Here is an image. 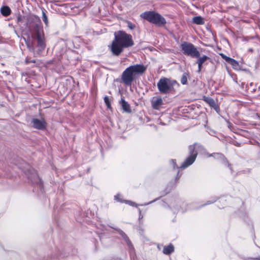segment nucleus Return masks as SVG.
<instances>
[{
	"label": "nucleus",
	"instance_id": "1",
	"mask_svg": "<svg viewBox=\"0 0 260 260\" xmlns=\"http://www.w3.org/2000/svg\"><path fill=\"white\" fill-rule=\"evenodd\" d=\"M134 42L131 35L123 31H118L114 33V39L110 47L112 54L118 56L123 52L124 48L133 46Z\"/></svg>",
	"mask_w": 260,
	"mask_h": 260
},
{
	"label": "nucleus",
	"instance_id": "2",
	"mask_svg": "<svg viewBox=\"0 0 260 260\" xmlns=\"http://www.w3.org/2000/svg\"><path fill=\"white\" fill-rule=\"evenodd\" d=\"M146 70V66H129L122 73L121 79L123 82L131 85L134 78L143 74Z\"/></svg>",
	"mask_w": 260,
	"mask_h": 260
},
{
	"label": "nucleus",
	"instance_id": "3",
	"mask_svg": "<svg viewBox=\"0 0 260 260\" xmlns=\"http://www.w3.org/2000/svg\"><path fill=\"white\" fill-rule=\"evenodd\" d=\"M24 19L25 20L26 27L30 31L35 33L42 30V22L39 16L30 14L25 16Z\"/></svg>",
	"mask_w": 260,
	"mask_h": 260
},
{
	"label": "nucleus",
	"instance_id": "4",
	"mask_svg": "<svg viewBox=\"0 0 260 260\" xmlns=\"http://www.w3.org/2000/svg\"><path fill=\"white\" fill-rule=\"evenodd\" d=\"M140 17L157 26L164 25L166 23L165 19L159 14L154 11L143 12L141 14Z\"/></svg>",
	"mask_w": 260,
	"mask_h": 260
},
{
	"label": "nucleus",
	"instance_id": "5",
	"mask_svg": "<svg viewBox=\"0 0 260 260\" xmlns=\"http://www.w3.org/2000/svg\"><path fill=\"white\" fill-rule=\"evenodd\" d=\"M180 48L183 54L192 58H197L200 56V52L191 43L184 42L180 45Z\"/></svg>",
	"mask_w": 260,
	"mask_h": 260
},
{
	"label": "nucleus",
	"instance_id": "6",
	"mask_svg": "<svg viewBox=\"0 0 260 260\" xmlns=\"http://www.w3.org/2000/svg\"><path fill=\"white\" fill-rule=\"evenodd\" d=\"M176 83V81H171L165 78H161L157 83V87L161 93H167L171 90L174 84Z\"/></svg>",
	"mask_w": 260,
	"mask_h": 260
},
{
	"label": "nucleus",
	"instance_id": "7",
	"mask_svg": "<svg viewBox=\"0 0 260 260\" xmlns=\"http://www.w3.org/2000/svg\"><path fill=\"white\" fill-rule=\"evenodd\" d=\"M196 144L190 145L188 147L189 156L181 166L182 169H184L192 165L195 161L198 155L197 151L196 150Z\"/></svg>",
	"mask_w": 260,
	"mask_h": 260
},
{
	"label": "nucleus",
	"instance_id": "8",
	"mask_svg": "<svg viewBox=\"0 0 260 260\" xmlns=\"http://www.w3.org/2000/svg\"><path fill=\"white\" fill-rule=\"evenodd\" d=\"M32 126L36 129H44L46 127L47 123L45 120L42 119L33 118L31 120Z\"/></svg>",
	"mask_w": 260,
	"mask_h": 260
},
{
	"label": "nucleus",
	"instance_id": "9",
	"mask_svg": "<svg viewBox=\"0 0 260 260\" xmlns=\"http://www.w3.org/2000/svg\"><path fill=\"white\" fill-rule=\"evenodd\" d=\"M34 34L36 37L38 46L42 49H44L45 48V43L43 34V29Z\"/></svg>",
	"mask_w": 260,
	"mask_h": 260
},
{
	"label": "nucleus",
	"instance_id": "10",
	"mask_svg": "<svg viewBox=\"0 0 260 260\" xmlns=\"http://www.w3.org/2000/svg\"><path fill=\"white\" fill-rule=\"evenodd\" d=\"M152 106L155 109H158L162 105L163 102L161 98H153L151 102Z\"/></svg>",
	"mask_w": 260,
	"mask_h": 260
},
{
	"label": "nucleus",
	"instance_id": "11",
	"mask_svg": "<svg viewBox=\"0 0 260 260\" xmlns=\"http://www.w3.org/2000/svg\"><path fill=\"white\" fill-rule=\"evenodd\" d=\"M220 55L222 57V59H223L227 63H229L231 65H238L239 63L238 61H237L236 60L230 58L229 57L226 56L225 55H224L223 53L220 54Z\"/></svg>",
	"mask_w": 260,
	"mask_h": 260
},
{
	"label": "nucleus",
	"instance_id": "12",
	"mask_svg": "<svg viewBox=\"0 0 260 260\" xmlns=\"http://www.w3.org/2000/svg\"><path fill=\"white\" fill-rule=\"evenodd\" d=\"M119 103L124 112L127 113H130L131 112V109L129 104L124 100L123 98H121Z\"/></svg>",
	"mask_w": 260,
	"mask_h": 260
},
{
	"label": "nucleus",
	"instance_id": "13",
	"mask_svg": "<svg viewBox=\"0 0 260 260\" xmlns=\"http://www.w3.org/2000/svg\"><path fill=\"white\" fill-rule=\"evenodd\" d=\"M197 58L198 59L197 63L198 65H202V64L206 62V61L210 60V58L206 55H203L202 56L200 55L199 57Z\"/></svg>",
	"mask_w": 260,
	"mask_h": 260
},
{
	"label": "nucleus",
	"instance_id": "14",
	"mask_svg": "<svg viewBox=\"0 0 260 260\" xmlns=\"http://www.w3.org/2000/svg\"><path fill=\"white\" fill-rule=\"evenodd\" d=\"M192 22L198 25H202L204 23V20L201 16H196L192 18Z\"/></svg>",
	"mask_w": 260,
	"mask_h": 260
},
{
	"label": "nucleus",
	"instance_id": "15",
	"mask_svg": "<svg viewBox=\"0 0 260 260\" xmlns=\"http://www.w3.org/2000/svg\"><path fill=\"white\" fill-rule=\"evenodd\" d=\"M204 100L211 107L214 108L215 109L216 107V104L215 101L211 98L209 97H204Z\"/></svg>",
	"mask_w": 260,
	"mask_h": 260
},
{
	"label": "nucleus",
	"instance_id": "16",
	"mask_svg": "<svg viewBox=\"0 0 260 260\" xmlns=\"http://www.w3.org/2000/svg\"><path fill=\"white\" fill-rule=\"evenodd\" d=\"M173 251L174 246L172 244L165 246L163 249V253L165 254H169Z\"/></svg>",
	"mask_w": 260,
	"mask_h": 260
},
{
	"label": "nucleus",
	"instance_id": "17",
	"mask_svg": "<svg viewBox=\"0 0 260 260\" xmlns=\"http://www.w3.org/2000/svg\"><path fill=\"white\" fill-rule=\"evenodd\" d=\"M1 13L3 16H8L11 14V10L7 6H4L1 8Z\"/></svg>",
	"mask_w": 260,
	"mask_h": 260
},
{
	"label": "nucleus",
	"instance_id": "18",
	"mask_svg": "<svg viewBox=\"0 0 260 260\" xmlns=\"http://www.w3.org/2000/svg\"><path fill=\"white\" fill-rule=\"evenodd\" d=\"M189 78V74L188 73H184L181 78L180 81L183 85H185L187 83V79Z\"/></svg>",
	"mask_w": 260,
	"mask_h": 260
},
{
	"label": "nucleus",
	"instance_id": "19",
	"mask_svg": "<svg viewBox=\"0 0 260 260\" xmlns=\"http://www.w3.org/2000/svg\"><path fill=\"white\" fill-rule=\"evenodd\" d=\"M45 11V9H43L42 10V19L44 22L45 23V25L47 26L48 25V20Z\"/></svg>",
	"mask_w": 260,
	"mask_h": 260
},
{
	"label": "nucleus",
	"instance_id": "20",
	"mask_svg": "<svg viewBox=\"0 0 260 260\" xmlns=\"http://www.w3.org/2000/svg\"><path fill=\"white\" fill-rule=\"evenodd\" d=\"M25 16H23V17H22L20 15H19L17 16V22L18 24H22L23 23H25V20L24 19Z\"/></svg>",
	"mask_w": 260,
	"mask_h": 260
},
{
	"label": "nucleus",
	"instance_id": "21",
	"mask_svg": "<svg viewBox=\"0 0 260 260\" xmlns=\"http://www.w3.org/2000/svg\"><path fill=\"white\" fill-rule=\"evenodd\" d=\"M25 62L26 64L31 63H38V61H37L36 59H34V58L32 59L30 57H27L25 58Z\"/></svg>",
	"mask_w": 260,
	"mask_h": 260
},
{
	"label": "nucleus",
	"instance_id": "22",
	"mask_svg": "<svg viewBox=\"0 0 260 260\" xmlns=\"http://www.w3.org/2000/svg\"><path fill=\"white\" fill-rule=\"evenodd\" d=\"M104 102H105L107 108L108 109H111V101L107 96H105Z\"/></svg>",
	"mask_w": 260,
	"mask_h": 260
},
{
	"label": "nucleus",
	"instance_id": "23",
	"mask_svg": "<svg viewBox=\"0 0 260 260\" xmlns=\"http://www.w3.org/2000/svg\"><path fill=\"white\" fill-rule=\"evenodd\" d=\"M233 67L236 71H242L246 72H249V71L245 69H243L242 66H233Z\"/></svg>",
	"mask_w": 260,
	"mask_h": 260
},
{
	"label": "nucleus",
	"instance_id": "24",
	"mask_svg": "<svg viewBox=\"0 0 260 260\" xmlns=\"http://www.w3.org/2000/svg\"><path fill=\"white\" fill-rule=\"evenodd\" d=\"M127 26L131 30L134 29L136 27L135 24L129 21L127 22Z\"/></svg>",
	"mask_w": 260,
	"mask_h": 260
},
{
	"label": "nucleus",
	"instance_id": "25",
	"mask_svg": "<svg viewBox=\"0 0 260 260\" xmlns=\"http://www.w3.org/2000/svg\"><path fill=\"white\" fill-rule=\"evenodd\" d=\"M118 231V232L119 233V234L123 237H126V235H125V234L121 230H117Z\"/></svg>",
	"mask_w": 260,
	"mask_h": 260
},
{
	"label": "nucleus",
	"instance_id": "26",
	"mask_svg": "<svg viewBox=\"0 0 260 260\" xmlns=\"http://www.w3.org/2000/svg\"><path fill=\"white\" fill-rule=\"evenodd\" d=\"M171 162L173 163L174 168H175V160H172Z\"/></svg>",
	"mask_w": 260,
	"mask_h": 260
},
{
	"label": "nucleus",
	"instance_id": "27",
	"mask_svg": "<svg viewBox=\"0 0 260 260\" xmlns=\"http://www.w3.org/2000/svg\"><path fill=\"white\" fill-rule=\"evenodd\" d=\"M119 194H117V195L115 196V199H116V200H118V199H119V197H119Z\"/></svg>",
	"mask_w": 260,
	"mask_h": 260
},
{
	"label": "nucleus",
	"instance_id": "28",
	"mask_svg": "<svg viewBox=\"0 0 260 260\" xmlns=\"http://www.w3.org/2000/svg\"><path fill=\"white\" fill-rule=\"evenodd\" d=\"M198 67H198V72H200V71H201V66H198Z\"/></svg>",
	"mask_w": 260,
	"mask_h": 260
},
{
	"label": "nucleus",
	"instance_id": "29",
	"mask_svg": "<svg viewBox=\"0 0 260 260\" xmlns=\"http://www.w3.org/2000/svg\"><path fill=\"white\" fill-rule=\"evenodd\" d=\"M134 204H135V203H131V205H132V206H133Z\"/></svg>",
	"mask_w": 260,
	"mask_h": 260
},
{
	"label": "nucleus",
	"instance_id": "30",
	"mask_svg": "<svg viewBox=\"0 0 260 260\" xmlns=\"http://www.w3.org/2000/svg\"><path fill=\"white\" fill-rule=\"evenodd\" d=\"M217 155H219L220 156H221V154H217Z\"/></svg>",
	"mask_w": 260,
	"mask_h": 260
},
{
	"label": "nucleus",
	"instance_id": "31",
	"mask_svg": "<svg viewBox=\"0 0 260 260\" xmlns=\"http://www.w3.org/2000/svg\"><path fill=\"white\" fill-rule=\"evenodd\" d=\"M249 50L250 51H253L252 49H250Z\"/></svg>",
	"mask_w": 260,
	"mask_h": 260
},
{
	"label": "nucleus",
	"instance_id": "32",
	"mask_svg": "<svg viewBox=\"0 0 260 260\" xmlns=\"http://www.w3.org/2000/svg\"><path fill=\"white\" fill-rule=\"evenodd\" d=\"M258 259L260 260V257Z\"/></svg>",
	"mask_w": 260,
	"mask_h": 260
}]
</instances>
